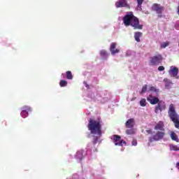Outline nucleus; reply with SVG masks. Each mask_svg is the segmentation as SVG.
<instances>
[{"label": "nucleus", "instance_id": "obj_1", "mask_svg": "<svg viewBox=\"0 0 179 179\" xmlns=\"http://www.w3.org/2000/svg\"><path fill=\"white\" fill-rule=\"evenodd\" d=\"M122 21L126 27L131 26L134 30H142V29H143V25L139 23V19L131 12L124 15L122 18Z\"/></svg>", "mask_w": 179, "mask_h": 179}, {"label": "nucleus", "instance_id": "obj_2", "mask_svg": "<svg viewBox=\"0 0 179 179\" xmlns=\"http://www.w3.org/2000/svg\"><path fill=\"white\" fill-rule=\"evenodd\" d=\"M87 127L91 134L99 135V136H101V122L100 120L90 118Z\"/></svg>", "mask_w": 179, "mask_h": 179}, {"label": "nucleus", "instance_id": "obj_3", "mask_svg": "<svg viewBox=\"0 0 179 179\" xmlns=\"http://www.w3.org/2000/svg\"><path fill=\"white\" fill-rule=\"evenodd\" d=\"M169 117L171 118V121L175 123L176 128L179 127V121H178V114H177V112H176V107L174 106V104L171 103L169 105V108L168 111Z\"/></svg>", "mask_w": 179, "mask_h": 179}, {"label": "nucleus", "instance_id": "obj_4", "mask_svg": "<svg viewBox=\"0 0 179 179\" xmlns=\"http://www.w3.org/2000/svg\"><path fill=\"white\" fill-rule=\"evenodd\" d=\"M163 62V56L160 54H157L150 57L149 65L150 66H157Z\"/></svg>", "mask_w": 179, "mask_h": 179}, {"label": "nucleus", "instance_id": "obj_5", "mask_svg": "<svg viewBox=\"0 0 179 179\" xmlns=\"http://www.w3.org/2000/svg\"><path fill=\"white\" fill-rule=\"evenodd\" d=\"M166 136V132L162 131H158L155 135L152 136L148 138L149 142L152 143V142H157L159 141H162L163 138Z\"/></svg>", "mask_w": 179, "mask_h": 179}, {"label": "nucleus", "instance_id": "obj_6", "mask_svg": "<svg viewBox=\"0 0 179 179\" xmlns=\"http://www.w3.org/2000/svg\"><path fill=\"white\" fill-rule=\"evenodd\" d=\"M167 108L166 106V102L164 101H160L157 103V106L155 108V114H159V113H162V111H164Z\"/></svg>", "mask_w": 179, "mask_h": 179}, {"label": "nucleus", "instance_id": "obj_7", "mask_svg": "<svg viewBox=\"0 0 179 179\" xmlns=\"http://www.w3.org/2000/svg\"><path fill=\"white\" fill-rule=\"evenodd\" d=\"M113 143L115 146H123L127 145V141L122 140L120 136L117 134L113 135Z\"/></svg>", "mask_w": 179, "mask_h": 179}, {"label": "nucleus", "instance_id": "obj_8", "mask_svg": "<svg viewBox=\"0 0 179 179\" xmlns=\"http://www.w3.org/2000/svg\"><path fill=\"white\" fill-rule=\"evenodd\" d=\"M152 10L157 13L159 17H162V13L164 11V8L159 3H154L152 6Z\"/></svg>", "mask_w": 179, "mask_h": 179}, {"label": "nucleus", "instance_id": "obj_9", "mask_svg": "<svg viewBox=\"0 0 179 179\" xmlns=\"http://www.w3.org/2000/svg\"><path fill=\"white\" fill-rule=\"evenodd\" d=\"M169 73L171 78H176V79H179L178 68H177L176 66H171L170 71H169Z\"/></svg>", "mask_w": 179, "mask_h": 179}, {"label": "nucleus", "instance_id": "obj_10", "mask_svg": "<svg viewBox=\"0 0 179 179\" xmlns=\"http://www.w3.org/2000/svg\"><path fill=\"white\" fill-rule=\"evenodd\" d=\"M116 8H129V4L127 0H118L115 2Z\"/></svg>", "mask_w": 179, "mask_h": 179}, {"label": "nucleus", "instance_id": "obj_11", "mask_svg": "<svg viewBox=\"0 0 179 179\" xmlns=\"http://www.w3.org/2000/svg\"><path fill=\"white\" fill-rule=\"evenodd\" d=\"M147 101H149V103H150L152 106H155V104H157L158 103H159L161 101L158 97L153 96V95H152V94H150L147 97Z\"/></svg>", "mask_w": 179, "mask_h": 179}, {"label": "nucleus", "instance_id": "obj_12", "mask_svg": "<svg viewBox=\"0 0 179 179\" xmlns=\"http://www.w3.org/2000/svg\"><path fill=\"white\" fill-rule=\"evenodd\" d=\"M116 47H117V43H112L110 44V51L112 55H115V54H118V52H120V49H117Z\"/></svg>", "mask_w": 179, "mask_h": 179}, {"label": "nucleus", "instance_id": "obj_13", "mask_svg": "<svg viewBox=\"0 0 179 179\" xmlns=\"http://www.w3.org/2000/svg\"><path fill=\"white\" fill-rule=\"evenodd\" d=\"M154 129L155 131H164V122H163V121L158 122L157 124L155 126Z\"/></svg>", "mask_w": 179, "mask_h": 179}, {"label": "nucleus", "instance_id": "obj_14", "mask_svg": "<svg viewBox=\"0 0 179 179\" xmlns=\"http://www.w3.org/2000/svg\"><path fill=\"white\" fill-rule=\"evenodd\" d=\"M126 128H134L135 127V120L134 118L129 119L125 123Z\"/></svg>", "mask_w": 179, "mask_h": 179}, {"label": "nucleus", "instance_id": "obj_15", "mask_svg": "<svg viewBox=\"0 0 179 179\" xmlns=\"http://www.w3.org/2000/svg\"><path fill=\"white\" fill-rule=\"evenodd\" d=\"M143 36L142 32L136 31L134 33V38L137 43H141V37Z\"/></svg>", "mask_w": 179, "mask_h": 179}, {"label": "nucleus", "instance_id": "obj_16", "mask_svg": "<svg viewBox=\"0 0 179 179\" xmlns=\"http://www.w3.org/2000/svg\"><path fill=\"white\" fill-rule=\"evenodd\" d=\"M164 82H165V88L166 89H170V86L173 85V83L171 80H169L168 78H164Z\"/></svg>", "mask_w": 179, "mask_h": 179}, {"label": "nucleus", "instance_id": "obj_17", "mask_svg": "<svg viewBox=\"0 0 179 179\" xmlns=\"http://www.w3.org/2000/svg\"><path fill=\"white\" fill-rule=\"evenodd\" d=\"M100 55L103 59H107L109 55L107 53V51L102 50L100 51Z\"/></svg>", "mask_w": 179, "mask_h": 179}, {"label": "nucleus", "instance_id": "obj_18", "mask_svg": "<svg viewBox=\"0 0 179 179\" xmlns=\"http://www.w3.org/2000/svg\"><path fill=\"white\" fill-rule=\"evenodd\" d=\"M66 78L69 80H72L73 79V76L72 75V72L71 71H67L66 72Z\"/></svg>", "mask_w": 179, "mask_h": 179}, {"label": "nucleus", "instance_id": "obj_19", "mask_svg": "<svg viewBox=\"0 0 179 179\" xmlns=\"http://www.w3.org/2000/svg\"><path fill=\"white\" fill-rule=\"evenodd\" d=\"M171 138L172 141H176V142H178V137L177 136V134L174 131H172L171 133Z\"/></svg>", "mask_w": 179, "mask_h": 179}, {"label": "nucleus", "instance_id": "obj_20", "mask_svg": "<svg viewBox=\"0 0 179 179\" xmlns=\"http://www.w3.org/2000/svg\"><path fill=\"white\" fill-rule=\"evenodd\" d=\"M59 86L60 87H65L66 86H68V81L64 80H60Z\"/></svg>", "mask_w": 179, "mask_h": 179}, {"label": "nucleus", "instance_id": "obj_21", "mask_svg": "<svg viewBox=\"0 0 179 179\" xmlns=\"http://www.w3.org/2000/svg\"><path fill=\"white\" fill-rule=\"evenodd\" d=\"M76 159H78V160H80V162H81V160L83 159V155L82 154V152H78L76 153Z\"/></svg>", "mask_w": 179, "mask_h": 179}, {"label": "nucleus", "instance_id": "obj_22", "mask_svg": "<svg viewBox=\"0 0 179 179\" xmlns=\"http://www.w3.org/2000/svg\"><path fill=\"white\" fill-rule=\"evenodd\" d=\"M22 111H25L27 113H29L31 111V108H30V106H24L22 108Z\"/></svg>", "mask_w": 179, "mask_h": 179}, {"label": "nucleus", "instance_id": "obj_23", "mask_svg": "<svg viewBox=\"0 0 179 179\" xmlns=\"http://www.w3.org/2000/svg\"><path fill=\"white\" fill-rule=\"evenodd\" d=\"M126 134L127 135H132L135 134V131L134 130L133 128H130L129 129L126 130Z\"/></svg>", "mask_w": 179, "mask_h": 179}, {"label": "nucleus", "instance_id": "obj_24", "mask_svg": "<svg viewBox=\"0 0 179 179\" xmlns=\"http://www.w3.org/2000/svg\"><path fill=\"white\" fill-rule=\"evenodd\" d=\"M140 106L141 107H146V99H142L140 101Z\"/></svg>", "mask_w": 179, "mask_h": 179}, {"label": "nucleus", "instance_id": "obj_25", "mask_svg": "<svg viewBox=\"0 0 179 179\" xmlns=\"http://www.w3.org/2000/svg\"><path fill=\"white\" fill-rule=\"evenodd\" d=\"M147 90H148V85H144L142 87L141 94H143V93H146Z\"/></svg>", "mask_w": 179, "mask_h": 179}, {"label": "nucleus", "instance_id": "obj_26", "mask_svg": "<svg viewBox=\"0 0 179 179\" xmlns=\"http://www.w3.org/2000/svg\"><path fill=\"white\" fill-rule=\"evenodd\" d=\"M20 114L22 118H26V117L29 115V112H26V110H22Z\"/></svg>", "mask_w": 179, "mask_h": 179}, {"label": "nucleus", "instance_id": "obj_27", "mask_svg": "<svg viewBox=\"0 0 179 179\" xmlns=\"http://www.w3.org/2000/svg\"><path fill=\"white\" fill-rule=\"evenodd\" d=\"M149 92H153L154 93H159V90L156 89L155 87H150L149 88Z\"/></svg>", "mask_w": 179, "mask_h": 179}, {"label": "nucleus", "instance_id": "obj_28", "mask_svg": "<svg viewBox=\"0 0 179 179\" xmlns=\"http://www.w3.org/2000/svg\"><path fill=\"white\" fill-rule=\"evenodd\" d=\"M170 149L171 150H175L176 152L179 150V148L177 145H171Z\"/></svg>", "mask_w": 179, "mask_h": 179}, {"label": "nucleus", "instance_id": "obj_29", "mask_svg": "<svg viewBox=\"0 0 179 179\" xmlns=\"http://www.w3.org/2000/svg\"><path fill=\"white\" fill-rule=\"evenodd\" d=\"M169 44H170V43L169 42H164L161 44V48H166V47H169Z\"/></svg>", "mask_w": 179, "mask_h": 179}, {"label": "nucleus", "instance_id": "obj_30", "mask_svg": "<svg viewBox=\"0 0 179 179\" xmlns=\"http://www.w3.org/2000/svg\"><path fill=\"white\" fill-rule=\"evenodd\" d=\"M144 1L145 0H137V3H138V8H141V6H142V3H143Z\"/></svg>", "mask_w": 179, "mask_h": 179}, {"label": "nucleus", "instance_id": "obj_31", "mask_svg": "<svg viewBox=\"0 0 179 179\" xmlns=\"http://www.w3.org/2000/svg\"><path fill=\"white\" fill-rule=\"evenodd\" d=\"M98 141H99V138H97V136H94L93 141H92L94 145H96V143H97Z\"/></svg>", "mask_w": 179, "mask_h": 179}, {"label": "nucleus", "instance_id": "obj_32", "mask_svg": "<svg viewBox=\"0 0 179 179\" xmlns=\"http://www.w3.org/2000/svg\"><path fill=\"white\" fill-rule=\"evenodd\" d=\"M131 145L132 146H136V145H138V141H136V140H133L131 142Z\"/></svg>", "mask_w": 179, "mask_h": 179}, {"label": "nucleus", "instance_id": "obj_33", "mask_svg": "<svg viewBox=\"0 0 179 179\" xmlns=\"http://www.w3.org/2000/svg\"><path fill=\"white\" fill-rule=\"evenodd\" d=\"M158 71H164V66H159L158 67Z\"/></svg>", "mask_w": 179, "mask_h": 179}, {"label": "nucleus", "instance_id": "obj_34", "mask_svg": "<svg viewBox=\"0 0 179 179\" xmlns=\"http://www.w3.org/2000/svg\"><path fill=\"white\" fill-rule=\"evenodd\" d=\"M147 134H148L149 135H152V134H153V131H152V129H148L146 130Z\"/></svg>", "mask_w": 179, "mask_h": 179}, {"label": "nucleus", "instance_id": "obj_35", "mask_svg": "<svg viewBox=\"0 0 179 179\" xmlns=\"http://www.w3.org/2000/svg\"><path fill=\"white\" fill-rule=\"evenodd\" d=\"M176 167L178 168V170H179V162L176 163Z\"/></svg>", "mask_w": 179, "mask_h": 179}, {"label": "nucleus", "instance_id": "obj_36", "mask_svg": "<svg viewBox=\"0 0 179 179\" xmlns=\"http://www.w3.org/2000/svg\"><path fill=\"white\" fill-rule=\"evenodd\" d=\"M62 76H65V74L62 73Z\"/></svg>", "mask_w": 179, "mask_h": 179}]
</instances>
